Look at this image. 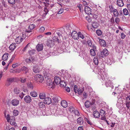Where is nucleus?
<instances>
[{
    "mask_svg": "<svg viewBox=\"0 0 130 130\" xmlns=\"http://www.w3.org/2000/svg\"><path fill=\"white\" fill-rule=\"evenodd\" d=\"M13 91L14 94L19 95L21 99L23 98L25 95V94L21 92L20 89L19 88H15L14 89Z\"/></svg>",
    "mask_w": 130,
    "mask_h": 130,
    "instance_id": "nucleus-1",
    "label": "nucleus"
},
{
    "mask_svg": "<svg viewBox=\"0 0 130 130\" xmlns=\"http://www.w3.org/2000/svg\"><path fill=\"white\" fill-rule=\"evenodd\" d=\"M35 80L38 83H41L44 80L43 76L39 74L36 75L35 77Z\"/></svg>",
    "mask_w": 130,
    "mask_h": 130,
    "instance_id": "nucleus-2",
    "label": "nucleus"
},
{
    "mask_svg": "<svg viewBox=\"0 0 130 130\" xmlns=\"http://www.w3.org/2000/svg\"><path fill=\"white\" fill-rule=\"evenodd\" d=\"M46 79V84L47 86H51V87L52 88L53 83L52 82V80L50 79V77L48 76L45 77Z\"/></svg>",
    "mask_w": 130,
    "mask_h": 130,
    "instance_id": "nucleus-3",
    "label": "nucleus"
},
{
    "mask_svg": "<svg viewBox=\"0 0 130 130\" xmlns=\"http://www.w3.org/2000/svg\"><path fill=\"white\" fill-rule=\"evenodd\" d=\"M54 82L57 85L60 84L61 86H62L63 82L61 81V79L59 77L55 76L54 77Z\"/></svg>",
    "mask_w": 130,
    "mask_h": 130,
    "instance_id": "nucleus-4",
    "label": "nucleus"
},
{
    "mask_svg": "<svg viewBox=\"0 0 130 130\" xmlns=\"http://www.w3.org/2000/svg\"><path fill=\"white\" fill-rule=\"evenodd\" d=\"M100 116H101V120H105L106 118L105 115H106L105 111L101 109L100 110L99 112Z\"/></svg>",
    "mask_w": 130,
    "mask_h": 130,
    "instance_id": "nucleus-5",
    "label": "nucleus"
},
{
    "mask_svg": "<svg viewBox=\"0 0 130 130\" xmlns=\"http://www.w3.org/2000/svg\"><path fill=\"white\" fill-rule=\"evenodd\" d=\"M71 35L72 37L74 39L78 40L79 39L78 33H77L76 31H73Z\"/></svg>",
    "mask_w": 130,
    "mask_h": 130,
    "instance_id": "nucleus-6",
    "label": "nucleus"
},
{
    "mask_svg": "<svg viewBox=\"0 0 130 130\" xmlns=\"http://www.w3.org/2000/svg\"><path fill=\"white\" fill-rule=\"evenodd\" d=\"M11 104L13 106H16L19 103V101L17 99H13L11 101Z\"/></svg>",
    "mask_w": 130,
    "mask_h": 130,
    "instance_id": "nucleus-7",
    "label": "nucleus"
},
{
    "mask_svg": "<svg viewBox=\"0 0 130 130\" xmlns=\"http://www.w3.org/2000/svg\"><path fill=\"white\" fill-rule=\"evenodd\" d=\"M108 51L106 49H104L102 52H101V56L103 57L104 56H107L108 54Z\"/></svg>",
    "mask_w": 130,
    "mask_h": 130,
    "instance_id": "nucleus-8",
    "label": "nucleus"
},
{
    "mask_svg": "<svg viewBox=\"0 0 130 130\" xmlns=\"http://www.w3.org/2000/svg\"><path fill=\"white\" fill-rule=\"evenodd\" d=\"M24 101L26 103H30L31 101L32 100L30 96L29 95L26 96L24 98Z\"/></svg>",
    "mask_w": 130,
    "mask_h": 130,
    "instance_id": "nucleus-9",
    "label": "nucleus"
},
{
    "mask_svg": "<svg viewBox=\"0 0 130 130\" xmlns=\"http://www.w3.org/2000/svg\"><path fill=\"white\" fill-rule=\"evenodd\" d=\"M84 10L86 14L89 15L91 14L92 10L89 7L87 6H85Z\"/></svg>",
    "mask_w": 130,
    "mask_h": 130,
    "instance_id": "nucleus-10",
    "label": "nucleus"
},
{
    "mask_svg": "<svg viewBox=\"0 0 130 130\" xmlns=\"http://www.w3.org/2000/svg\"><path fill=\"white\" fill-rule=\"evenodd\" d=\"M77 123L82 125L84 124V121L83 119L81 117H79L77 120Z\"/></svg>",
    "mask_w": 130,
    "mask_h": 130,
    "instance_id": "nucleus-11",
    "label": "nucleus"
},
{
    "mask_svg": "<svg viewBox=\"0 0 130 130\" xmlns=\"http://www.w3.org/2000/svg\"><path fill=\"white\" fill-rule=\"evenodd\" d=\"M44 102L45 103L47 104H50L52 102V101L50 98L47 97L44 99Z\"/></svg>",
    "mask_w": 130,
    "mask_h": 130,
    "instance_id": "nucleus-12",
    "label": "nucleus"
},
{
    "mask_svg": "<svg viewBox=\"0 0 130 130\" xmlns=\"http://www.w3.org/2000/svg\"><path fill=\"white\" fill-rule=\"evenodd\" d=\"M55 44L54 41L51 40H48L46 43V45L51 47L53 46Z\"/></svg>",
    "mask_w": 130,
    "mask_h": 130,
    "instance_id": "nucleus-13",
    "label": "nucleus"
},
{
    "mask_svg": "<svg viewBox=\"0 0 130 130\" xmlns=\"http://www.w3.org/2000/svg\"><path fill=\"white\" fill-rule=\"evenodd\" d=\"M65 32L64 28H60L59 31H57L56 33L59 37H60V36H61V34H64Z\"/></svg>",
    "mask_w": 130,
    "mask_h": 130,
    "instance_id": "nucleus-14",
    "label": "nucleus"
},
{
    "mask_svg": "<svg viewBox=\"0 0 130 130\" xmlns=\"http://www.w3.org/2000/svg\"><path fill=\"white\" fill-rule=\"evenodd\" d=\"M117 5L119 7H122L124 5V3L122 0H117L116 1Z\"/></svg>",
    "mask_w": 130,
    "mask_h": 130,
    "instance_id": "nucleus-15",
    "label": "nucleus"
},
{
    "mask_svg": "<svg viewBox=\"0 0 130 130\" xmlns=\"http://www.w3.org/2000/svg\"><path fill=\"white\" fill-rule=\"evenodd\" d=\"M23 39V37L22 38L21 36H18L15 39V40L16 43L18 44L20 43L22 41Z\"/></svg>",
    "mask_w": 130,
    "mask_h": 130,
    "instance_id": "nucleus-16",
    "label": "nucleus"
},
{
    "mask_svg": "<svg viewBox=\"0 0 130 130\" xmlns=\"http://www.w3.org/2000/svg\"><path fill=\"white\" fill-rule=\"evenodd\" d=\"M36 48L38 51H40L43 50V45L42 44H38L36 46Z\"/></svg>",
    "mask_w": 130,
    "mask_h": 130,
    "instance_id": "nucleus-17",
    "label": "nucleus"
},
{
    "mask_svg": "<svg viewBox=\"0 0 130 130\" xmlns=\"http://www.w3.org/2000/svg\"><path fill=\"white\" fill-rule=\"evenodd\" d=\"M33 72L35 73H38L40 72V69L38 66H35L33 68Z\"/></svg>",
    "mask_w": 130,
    "mask_h": 130,
    "instance_id": "nucleus-18",
    "label": "nucleus"
},
{
    "mask_svg": "<svg viewBox=\"0 0 130 130\" xmlns=\"http://www.w3.org/2000/svg\"><path fill=\"white\" fill-rule=\"evenodd\" d=\"M61 105L63 107L66 108L68 106V103L65 101L63 100L61 101Z\"/></svg>",
    "mask_w": 130,
    "mask_h": 130,
    "instance_id": "nucleus-19",
    "label": "nucleus"
},
{
    "mask_svg": "<svg viewBox=\"0 0 130 130\" xmlns=\"http://www.w3.org/2000/svg\"><path fill=\"white\" fill-rule=\"evenodd\" d=\"M93 115L95 118H98L100 117L99 113L97 111H95L93 112Z\"/></svg>",
    "mask_w": 130,
    "mask_h": 130,
    "instance_id": "nucleus-20",
    "label": "nucleus"
},
{
    "mask_svg": "<svg viewBox=\"0 0 130 130\" xmlns=\"http://www.w3.org/2000/svg\"><path fill=\"white\" fill-rule=\"evenodd\" d=\"M14 80V78H8L7 81L9 83L8 84H6V85L7 86H9L10 85V83L13 82Z\"/></svg>",
    "mask_w": 130,
    "mask_h": 130,
    "instance_id": "nucleus-21",
    "label": "nucleus"
},
{
    "mask_svg": "<svg viewBox=\"0 0 130 130\" xmlns=\"http://www.w3.org/2000/svg\"><path fill=\"white\" fill-rule=\"evenodd\" d=\"M99 42L101 45L103 46H105L106 45V44L105 41L104 40L100 39Z\"/></svg>",
    "mask_w": 130,
    "mask_h": 130,
    "instance_id": "nucleus-22",
    "label": "nucleus"
},
{
    "mask_svg": "<svg viewBox=\"0 0 130 130\" xmlns=\"http://www.w3.org/2000/svg\"><path fill=\"white\" fill-rule=\"evenodd\" d=\"M8 56V54L7 53H6L4 54L2 56V58L3 60L6 61L7 60Z\"/></svg>",
    "mask_w": 130,
    "mask_h": 130,
    "instance_id": "nucleus-23",
    "label": "nucleus"
},
{
    "mask_svg": "<svg viewBox=\"0 0 130 130\" xmlns=\"http://www.w3.org/2000/svg\"><path fill=\"white\" fill-rule=\"evenodd\" d=\"M38 110L37 109H35L31 112L32 113L34 116L37 115H41V113L39 114L38 112Z\"/></svg>",
    "mask_w": 130,
    "mask_h": 130,
    "instance_id": "nucleus-24",
    "label": "nucleus"
},
{
    "mask_svg": "<svg viewBox=\"0 0 130 130\" xmlns=\"http://www.w3.org/2000/svg\"><path fill=\"white\" fill-rule=\"evenodd\" d=\"M16 44L15 43L11 44L9 47V48L11 50H13L15 47Z\"/></svg>",
    "mask_w": 130,
    "mask_h": 130,
    "instance_id": "nucleus-25",
    "label": "nucleus"
},
{
    "mask_svg": "<svg viewBox=\"0 0 130 130\" xmlns=\"http://www.w3.org/2000/svg\"><path fill=\"white\" fill-rule=\"evenodd\" d=\"M112 83L110 80H108L105 83L106 86L107 87H112Z\"/></svg>",
    "mask_w": 130,
    "mask_h": 130,
    "instance_id": "nucleus-26",
    "label": "nucleus"
},
{
    "mask_svg": "<svg viewBox=\"0 0 130 130\" xmlns=\"http://www.w3.org/2000/svg\"><path fill=\"white\" fill-rule=\"evenodd\" d=\"M68 109L71 113H73L76 110L74 107L72 106H70L69 107Z\"/></svg>",
    "mask_w": 130,
    "mask_h": 130,
    "instance_id": "nucleus-27",
    "label": "nucleus"
},
{
    "mask_svg": "<svg viewBox=\"0 0 130 130\" xmlns=\"http://www.w3.org/2000/svg\"><path fill=\"white\" fill-rule=\"evenodd\" d=\"M44 102H40L38 104V106L40 108H42L43 107H44Z\"/></svg>",
    "mask_w": 130,
    "mask_h": 130,
    "instance_id": "nucleus-28",
    "label": "nucleus"
},
{
    "mask_svg": "<svg viewBox=\"0 0 130 130\" xmlns=\"http://www.w3.org/2000/svg\"><path fill=\"white\" fill-rule=\"evenodd\" d=\"M39 98L41 99H45V94L44 93H40L39 95Z\"/></svg>",
    "mask_w": 130,
    "mask_h": 130,
    "instance_id": "nucleus-29",
    "label": "nucleus"
},
{
    "mask_svg": "<svg viewBox=\"0 0 130 130\" xmlns=\"http://www.w3.org/2000/svg\"><path fill=\"white\" fill-rule=\"evenodd\" d=\"M53 100L52 102L54 104H56V103L58 102V100L57 97H54L53 98Z\"/></svg>",
    "mask_w": 130,
    "mask_h": 130,
    "instance_id": "nucleus-30",
    "label": "nucleus"
},
{
    "mask_svg": "<svg viewBox=\"0 0 130 130\" xmlns=\"http://www.w3.org/2000/svg\"><path fill=\"white\" fill-rule=\"evenodd\" d=\"M30 95L33 97H35L37 95V93L35 91H32L30 92Z\"/></svg>",
    "mask_w": 130,
    "mask_h": 130,
    "instance_id": "nucleus-31",
    "label": "nucleus"
},
{
    "mask_svg": "<svg viewBox=\"0 0 130 130\" xmlns=\"http://www.w3.org/2000/svg\"><path fill=\"white\" fill-rule=\"evenodd\" d=\"M85 105L87 108H89L91 105L90 101L88 100L86 101L85 103Z\"/></svg>",
    "mask_w": 130,
    "mask_h": 130,
    "instance_id": "nucleus-32",
    "label": "nucleus"
},
{
    "mask_svg": "<svg viewBox=\"0 0 130 130\" xmlns=\"http://www.w3.org/2000/svg\"><path fill=\"white\" fill-rule=\"evenodd\" d=\"M19 113V112L17 110L14 109L13 111V115L15 116H18Z\"/></svg>",
    "mask_w": 130,
    "mask_h": 130,
    "instance_id": "nucleus-33",
    "label": "nucleus"
},
{
    "mask_svg": "<svg viewBox=\"0 0 130 130\" xmlns=\"http://www.w3.org/2000/svg\"><path fill=\"white\" fill-rule=\"evenodd\" d=\"M73 113L74 114L76 117H78L80 116L79 111L77 109H76Z\"/></svg>",
    "mask_w": 130,
    "mask_h": 130,
    "instance_id": "nucleus-34",
    "label": "nucleus"
},
{
    "mask_svg": "<svg viewBox=\"0 0 130 130\" xmlns=\"http://www.w3.org/2000/svg\"><path fill=\"white\" fill-rule=\"evenodd\" d=\"M113 14L115 17H118L119 15V13L118 10L117 9H114V10H113Z\"/></svg>",
    "mask_w": 130,
    "mask_h": 130,
    "instance_id": "nucleus-35",
    "label": "nucleus"
},
{
    "mask_svg": "<svg viewBox=\"0 0 130 130\" xmlns=\"http://www.w3.org/2000/svg\"><path fill=\"white\" fill-rule=\"evenodd\" d=\"M99 24L96 22H94L92 24V26L94 28H96L98 27Z\"/></svg>",
    "mask_w": 130,
    "mask_h": 130,
    "instance_id": "nucleus-36",
    "label": "nucleus"
},
{
    "mask_svg": "<svg viewBox=\"0 0 130 130\" xmlns=\"http://www.w3.org/2000/svg\"><path fill=\"white\" fill-rule=\"evenodd\" d=\"M123 14L124 15H126L128 14V11L127 9L126 8H125L123 9Z\"/></svg>",
    "mask_w": 130,
    "mask_h": 130,
    "instance_id": "nucleus-37",
    "label": "nucleus"
},
{
    "mask_svg": "<svg viewBox=\"0 0 130 130\" xmlns=\"http://www.w3.org/2000/svg\"><path fill=\"white\" fill-rule=\"evenodd\" d=\"M84 119L85 121L87 122L89 125H92V123L91 122L90 120L88 118L85 117Z\"/></svg>",
    "mask_w": 130,
    "mask_h": 130,
    "instance_id": "nucleus-38",
    "label": "nucleus"
},
{
    "mask_svg": "<svg viewBox=\"0 0 130 130\" xmlns=\"http://www.w3.org/2000/svg\"><path fill=\"white\" fill-rule=\"evenodd\" d=\"M93 60L95 64L96 65H98L99 63L98 59L96 57H94Z\"/></svg>",
    "mask_w": 130,
    "mask_h": 130,
    "instance_id": "nucleus-39",
    "label": "nucleus"
},
{
    "mask_svg": "<svg viewBox=\"0 0 130 130\" xmlns=\"http://www.w3.org/2000/svg\"><path fill=\"white\" fill-rule=\"evenodd\" d=\"M96 33L98 36H100L102 35V32L100 29H98L96 30Z\"/></svg>",
    "mask_w": 130,
    "mask_h": 130,
    "instance_id": "nucleus-40",
    "label": "nucleus"
},
{
    "mask_svg": "<svg viewBox=\"0 0 130 130\" xmlns=\"http://www.w3.org/2000/svg\"><path fill=\"white\" fill-rule=\"evenodd\" d=\"M20 81L22 83H24L26 81V78L24 77H21L20 78Z\"/></svg>",
    "mask_w": 130,
    "mask_h": 130,
    "instance_id": "nucleus-41",
    "label": "nucleus"
},
{
    "mask_svg": "<svg viewBox=\"0 0 130 130\" xmlns=\"http://www.w3.org/2000/svg\"><path fill=\"white\" fill-rule=\"evenodd\" d=\"M51 110L50 109H46L45 110L46 113L47 115H50L52 113Z\"/></svg>",
    "mask_w": 130,
    "mask_h": 130,
    "instance_id": "nucleus-42",
    "label": "nucleus"
},
{
    "mask_svg": "<svg viewBox=\"0 0 130 130\" xmlns=\"http://www.w3.org/2000/svg\"><path fill=\"white\" fill-rule=\"evenodd\" d=\"M95 50H92V49H91L90 51V52L91 53V54L92 56H95L96 55V53L95 52Z\"/></svg>",
    "mask_w": 130,
    "mask_h": 130,
    "instance_id": "nucleus-43",
    "label": "nucleus"
},
{
    "mask_svg": "<svg viewBox=\"0 0 130 130\" xmlns=\"http://www.w3.org/2000/svg\"><path fill=\"white\" fill-rule=\"evenodd\" d=\"M78 38L80 37L82 39H83L85 37L80 32H79L78 33Z\"/></svg>",
    "mask_w": 130,
    "mask_h": 130,
    "instance_id": "nucleus-44",
    "label": "nucleus"
},
{
    "mask_svg": "<svg viewBox=\"0 0 130 130\" xmlns=\"http://www.w3.org/2000/svg\"><path fill=\"white\" fill-rule=\"evenodd\" d=\"M58 37L57 36H55L53 37V39L54 41L56 42H59V41Z\"/></svg>",
    "mask_w": 130,
    "mask_h": 130,
    "instance_id": "nucleus-45",
    "label": "nucleus"
},
{
    "mask_svg": "<svg viewBox=\"0 0 130 130\" xmlns=\"http://www.w3.org/2000/svg\"><path fill=\"white\" fill-rule=\"evenodd\" d=\"M16 0H8V3L14 5L15 3Z\"/></svg>",
    "mask_w": 130,
    "mask_h": 130,
    "instance_id": "nucleus-46",
    "label": "nucleus"
},
{
    "mask_svg": "<svg viewBox=\"0 0 130 130\" xmlns=\"http://www.w3.org/2000/svg\"><path fill=\"white\" fill-rule=\"evenodd\" d=\"M35 26L33 24H31L29 25L28 28L29 29H30V30H32L35 27Z\"/></svg>",
    "mask_w": 130,
    "mask_h": 130,
    "instance_id": "nucleus-47",
    "label": "nucleus"
},
{
    "mask_svg": "<svg viewBox=\"0 0 130 130\" xmlns=\"http://www.w3.org/2000/svg\"><path fill=\"white\" fill-rule=\"evenodd\" d=\"M88 44L89 46H92V43L90 39H88L87 41Z\"/></svg>",
    "mask_w": 130,
    "mask_h": 130,
    "instance_id": "nucleus-48",
    "label": "nucleus"
},
{
    "mask_svg": "<svg viewBox=\"0 0 130 130\" xmlns=\"http://www.w3.org/2000/svg\"><path fill=\"white\" fill-rule=\"evenodd\" d=\"M28 88L30 89H32L33 88V86L32 85V83H30L28 84L27 85Z\"/></svg>",
    "mask_w": 130,
    "mask_h": 130,
    "instance_id": "nucleus-49",
    "label": "nucleus"
},
{
    "mask_svg": "<svg viewBox=\"0 0 130 130\" xmlns=\"http://www.w3.org/2000/svg\"><path fill=\"white\" fill-rule=\"evenodd\" d=\"M109 11L110 12L113 13V10H114V8H113L112 5H110L109 6Z\"/></svg>",
    "mask_w": 130,
    "mask_h": 130,
    "instance_id": "nucleus-50",
    "label": "nucleus"
},
{
    "mask_svg": "<svg viewBox=\"0 0 130 130\" xmlns=\"http://www.w3.org/2000/svg\"><path fill=\"white\" fill-rule=\"evenodd\" d=\"M35 50H32L29 51V53L30 55L34 54L35 52Z\"/></svg>",
    "mask_w": 130,
    "mask_h": 130,
    "instance_id": "nucleus-51",
    "label": "nucleus"
},
{
    "mask_svg": "<svg viewBox=\"0 0 130 130\" xmlns=\"http://www.w3.org/2000/svg\"><path fill=\"white\" fill-rule=\"evenodd\" d=\"M83 90L80 89L79 88L77 92L78 93L79 95H80L83 92Z\"/></svg>",
    "mask_w": 130,
    "mask_h": 130,
    "instance_id": "nucleus-52",
    "label": "nucleus"
},
{
    "mask_svg": "<svg viewBox=\"0 0 130 130\" xmlns=\"http://www.w3.org/2000/svg\"><path fill=\"white\" fill-rule=\"evenodd\" d=\"M78 89L76 85H75L74 88V91L75 93H77Z\"/></svg>",
    "mask_w": 130,
    "mask_h": 130,
    "instance_id": "nucleus-53",
    "label": "nucleus"
},
{
    "mask_svg": "<svg viewBox=\"0 0 130 130\" xmlns=\"http://www.w3.org/2000/svg\"><path fill=\"white\" fill-rule=\"evenodd\" d=\"M117 106L119 108H121L122 106V104H120L119 103H117L116 104Z\"/></svg>",
    "mask_w": 130,
    "mask_h": 130,
    "instance_id": "nucleus-54",
    "label": "nucleus"
},
{
    "mask_svg": "<svg viewBox=\"0 0 130 130\" xmlns=\"http://www.w3.org/2000/svg\"><path fill=\"white\" fill-rule=\"evenodd\" d=\"M29 58L30 60L31 63L33 62L34 61L35 59L34 57H32L31 56L29 57Z\"/></svg>",
    "mask_w": 130,
    "mask_h": 130,
    "instance_id": "nucleus-55",
    "label": "nucleus"
},
{
    "mask_svg": "<svg viewBox=\"0 0 130 130\" xmlns=\"http://www.w3.org/2000/svg\"><path fill=\"white\" fill-rule=\"evenodd\" d=\"M2 3L4 7H7V5L5 4L4 0H2Z\"/></svg>",
    "mask_w": 130,
    "mask_h": 130,
    "instance_id": "nucleus-56",
    "label": "nucleus"
},
{
    "mask_svg": "<svg viewBox=\"0 0 130 130\" xmlns=\"http://www.w3.org/2000/svg\"><path fill=\"white\" fill-rule=\"evenodd\" d=\"M117 103H119L120 104H122L123 103V101L122 100V98H120L118 100Z\"/></svg>",
    "mask_w": 130,
    "mask_h": 130,
    "instance_id": "nucleus-57",
    "label": "nucleus"
},
{
    "mask_svg": "<svg viewBox=\"0 0 130 130\" xmlns=\"http://www.w3.org/2000/svg\"><path fill=\"white\" fill-rule=\"evenodd\" d=\"M119 21V18H116L115 20V21L117 24H118V23Z\"/></svg>",
    "mask_w": 130,
    "mask_h": 130,
    "instance_id": "nucleus-58",
    "label": "nucleus"
},
{
    "mask_svg": "<svg viewBox=\"0 0 130 130\" xmlns=\"http://www.w3.org/2000/svg\"><path fill=\"white\" fill-rule=\"evenodd\" d=\"M126 36L123 33H121V39H123Z\"/></svg>",
    "mask_w": 130,
    "mask_h": 130,
    "instance_id": "nucleus-59",
    "label": "nucleus"
},
{
    "mask_svg": "<svg viewBox=\"0 0 130 130\" xmlns=\"http://www.w3.org/2000/svg\"><path fill=\"white\" fill-rule=\"evenodd\" d=\"M44 30V27H41L40 28L39 31L40 32H43Z\"/></svg>",
    "mask_w": 130,
    "mask_h": 130,
    "instance_id": "nucleus-60",
    "label": "nucleus"
},
{
    "mask_svg": "<svg viewBox=\"0 0 130 130\" xmlns=\"http://www.w3.org/2000/svg\"><path fill=\"white\" fill-rule=\"evenodd\" d=\"M86 19L88 22H89L91 21V19H90V17L89 16H87L86 17Z\"/></svg>",
    "mask_w": 130,
    "mask_h": 130,
    "instance_id": "nucleus-61",
    "label": "nucleus"
},
{
    "mask_svg": "<svg viewBox=\"0 0 130 130\" xmlns=\"http://www.w3.org/2000/svg\"><path fill=\"white\" fill-rule=\"evenodd\" d=\"M65 89L66 91L68 92L70 91V88L68 87H66L65 88Z\"/></svg>",
    "mask_w": 130,
    "mask_h": 130,
    "instance_id": "nucleus-62",
    "label": "nucleus"
},
{
    "mask_svg": "<svg viewBox=\"0 0 130 130\" xmlns=\"http://www.w3.org/2000/svg\"><path fill=\"white\" fill-rule=\"evenodd\" d=\"M21 69L23 71H25L27 70V67L25 66H23L21 68Z\"/></svg>",
    "mask_w": 130,
    "mask_h": 130,
    "instance_id": "nucleus-63",
    "label": "nucleus"
},
{
    "mask_svg": "<svg viewBox=\"0 0 130 130\" xmlns=\"http://www.w3.org/2000/svg\"><path fill=\"white\" fill-rule=\"evenodd\" d=\"M127 7L128 10L130 12V4H127Z\"/></svg>",
    "mask_w": 130,
    "mask_h": 130,
    "instance_id": "nucleus-64",
    "label": "nucleus"
}]
</instances>
